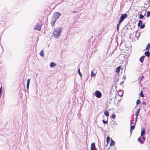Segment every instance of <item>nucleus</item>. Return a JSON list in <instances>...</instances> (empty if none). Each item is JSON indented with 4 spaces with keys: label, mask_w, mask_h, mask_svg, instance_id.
I'll use <instances>...</instances> for the list:
<instances>
[{
    "label": "nucleus",
    "mask_w": 150,
    "mask_h": 150,
    "mask_svg": "<svg viewBox=\"0 0 150 150\" xmlns=\"http://www.w3.org/2000/svg\"><path fill=\"white\" fill-rule=\"evenodd\" d=\"M134 124V122H132V121H130L131 125H132V124Z\"/></svg>",
    "instance_id": "37998d69"
},
{
    "label": "nucleus",
    "mask_w": 150,
    "mask_h": 150,
    "mask_svg": "<svg viewBox=\"0 0 150 150\" xmlns=\"http://www.w3.org/2000/svg\"><path fill=\"white\" fill-rule=\"evenodd\" d=\"M62 28H57L54 29L53 35L56 38H58L61 35L62 32Z\"/></svg>",
    "instance_id": "f257e3e1"
},
{
    "label": "nucleus",
    "mask_w": 150,
    "mask_h": 150,
    "mask_svg": "<svg viewBox=\"0 0 150 150\" xmlns=\"http://www.w3.org/2000/svg\"><path fill=\"white\" fill-rule=\"evenodd\" d=\"M150 48V43H148L146 47L145 50H149Z\"/></svg>",
    "instance_id": "4be33fe9"
},
{
    "label": "nucleus",
    "mask_w": 150,
    "mask_h": 150,
    "mask_svg": "<svg viewBox=\"0 0 150 150\" xmlns=\"http://www.w3.org/2000/svg\"><path fill=\"white\" fill-rule=\"evenodd\" d=\"M144 54L145 56H146V57H149L150 55V52L149 50L146 51L144 52Z\"/></svg>",
    "instance_id": "f8f14e48"
},
{
    "label": "nucleus",
    "mask_w": 150,
    "mask_h": 150,
    "mask_svg": "<svg viewBox=\"0 0 150 150\" xmlns=\"http://www.w3.org/2000/svg\"><path fill=\"white\" fill-rule=\"evenodd\" d=\"M104 114L108 118V117L109 116V114L108 111L107 110H106L105 111Z\"/></svg>",
    "instance_id": "a211bd4d"
},
{
    "label": "nucleus",
    "mask_w": 150,
    "mask_h": 150,
    "mask_svg": "<svg viewBox=\"0 0 150 150\" xmlns=\"http://www.w3.org/2000/svg\"><path fill=\"white\" fill-rule=\"evenodd\" d=\"M116 78V79L115 80L114 82L115 83H117L118 81H119V78H117H117Z\"/></svg>",
    "instance_id": "2f4dec72"
},
{
    "label": "nucleus",
    "mask_w": 150,
    "mask_h": 150,
    "mask_svg": "<svg viewBox=\"0 0 150 150\" xmlns=\"http://www.w3.org/2000/svg\"><path fill=\"white\" fill-rule=\"evenodd\" d=\"M144 76H142L139 79V81H142V80L143 78H144Z\"/></svg>",
    "instance_id": "e433bc0d"
},
{
    "label": "nucleus",
    "mask_w": 150,
    "mask_h": 150,
    "mask_svg": "<svg viewBox=\"0 0 150 150\" xmlns=\"http://www.w3.org/2000/svg\"><path fill=\"white\" fill-rule=\"evenodd\" d=\"M114 85H115V86H117V83H115Z\"/></svg>",
    "instance_id": "c03bdc74"
},
{
    "label": "nucleus",
    "mask_w": 150,
    "mask_h": 150,
    "mask_svg": "<svg viewBox=\"0 0 150 150\" xmlns=\"http://www.w3.org/2000/svg\"><path fill=\"white\" fill-rule=\"evenodd\" d=\"M117 86H115V88L116 89V88H117Z\"/></svg>",
    "instance_id": "603ef678"
},
{
    "label": "nucleus",
    "mask_w": 150,
    "mask_h": 150,
    "mask_svg": "<svg viewBox=\"0 0 150 150\" xmlns=\"http://www.w3.org/2000/svg\"><path fill=\"white\" fill-rule=\"evenodd\" d=\"M91 150H97L95 144L94 142L91 144Z\"/></svg>",
    "instance_id": "0eeeda50"
},
{
    "label": "nucleus",
    "mask_w": 150,
    "mask_h": 150,
    "mask_svg": "<svg viewBox=\"0 0 150 150\" xmlns=\"http://www.w3.org/2000/svg\"><path fill=\"white\" fill-rule=\"evenodd\" d=\"M140 96L143 97H144V95L143 94V92L142 91H141V93L139 94Z\"/></svg>",
    "instance_id": "c85d7f7f"
},
{
    "label": "nucleus",
    "mask_w": 150,
    "mask_h": 150,
    "mask_svg": "<svg viewBox=\"0 0 150 150\" xmlns=\"http://www.w3.org/2000/svg\"><path fill=\"white\" fill-rule=\"evenodd\" d=\"M68 136V133H67V132L65 134V136L66 137H67Z\"/></svg>",
    "instance_id": "58836bf2"
},
{
    "label": "nucleus",
    "mask_w": 150,
    "mask_h": 150,
    "mask_svg": "<svg viewBox=\"0 0 150 150\" xmlns=\"http://www.w3.org/2000/svg\"><path fill=\"white\" fill-rule=\"evenodd\" d=\"M30 81V79H27L26 86H27V88L28 90L29 89V86Z\"/></svg>",
    "instance_id": "1a4fd4ad"
},
{
    "label": "nucleus",
    "mask_w": 150,
    "mask_h": 150,
    "mask_svg": "<svg viewBox=\"0 0 150 150\" xmlns=\"http://www.w3.org/2000/svg\"><path fill=\"white\" fill-rule=\"evenodd\" d=\"M142 104L144 105H146V103L144 101H143V102H142Z\"/></svg>",
    "instance_id": "4c0bfd02"
},
{
    "label": "nucleus",
    "mask_w": 150,
    "mask_h": 150,
    "mask_svg": "<svg viewBox=\"0 0 150 150\" xmlns=\"http://www.w3.org/2000/svg\"><path fill=\"white\" fill-rule=\"evenodd\" d=\"M127 17V15L125 13L124 14H122L119 19V23H121Z\"/></svg>",
    "instance_id": "f03ea898"
},
{
    "label": "nucleus",
    "mask_w": 150,
    "mask_h": 150,
    "mask_svg": "<svg viewBox=\"0 0 150 150\" xmlns=\"http://www.w3.org/2000/svg\"><path fill=\"white\" fill-rule=\"evenodd\" d=\"M135 124H134V125H130V130H133L135 128Z\"/></svg>",
    "instance_id": "aec40b11"
},
{
    "label": "nucleus",
    "mask_w": 150,
    "mask_h": 150,
    "mask_svg": "<svg viewBox=\"0 0 150 150\" xmlns=\"http://www.w3.org/2000/svg\"><path fill=\"white\" fill-rule=\"evenodd\" d=\"M146 10H143L142 12V14L144 15V16H145L146 14Z\"/></svg>",
    "instance_id": "cd10ccee"
},
{
    "label": "nucleus",
    "mask_w": 150,
    "mask_h": 150,
    "mask_svg": "<svg viewBox=\"0 0 150 150\" xmlns=\"http://www.w3.org/2000/svg\"><path fill=\"white\" fill-rule=\"evenodd\" d=\"M145 133V129L144 128L142 129V130L141 133V136H142Z\"/></svg>",
    "instance_id": "4468645a"
},
{
    "label": "nucleus",
    "mask_w": 150,
    "mask_h": 150,
    "mask_svg": "<svg viewBox=\"0 0 150 150\" xmlns=\"http://www.w3.org/2000/svg\"><path fill=\"white\" fill-rule=\"evenodd\" d=\"M138 35H135V37L137 38V39H138L139 38V37L140 36V32L138 33Z\"/></svg>",
    "instance_id": "c9c22d12"
},
{
    "label": "nucleus",
    "mask_w": 150,
    "mask_h": 150,
    "mask_svg": "<svg viewBox=\"0 0 150 150\" xmlns=\"http://www.w3.org/2000/svg\"><path fill=\"white\" fill-rule=\"evenodd\" d=\"M102 122L104 124H106L108 123V118H107V120H103Z\"/></svg>",
    "instance_id": "393cba45"
},
{
    "label": "nucleus",
    "mask_w": 150,
    "mask_h": 150,
    "mask_svg": "<svg viewBox=\"0 0 150 150\" xmlns=\"http://www.w3.org/2000/svg\"><path fill=\"white\" fill-rule=\"evenodd\" d=\"M121 23H119V22L118 23L117 25V31H118L119 30V25Z\"/></svg>",
    "instance_id": "7c9ffc66"
},
{
    "label": "nucleus",
    "mask_w": 150,
    "mask_h": 150,
    "mask_svg": "<svg viewBox=\"0 0 150 150\" xmlns=\"http://www.w3.org/2000/svg\"><path fill=\"white\" fill-rule=\"evenodd\" d=\"M140 110V108H139L137 110V111L136 112L135 115H136V116L137 117H138V115L139 114Z\"/></svg>",
    "instance_id": "dca6fc26"
},
{
    "label": "nucleus",
    "mask_w": 150,
    "mask_h": 150,
    "mask_svg": "<svg viewBox=\"0 0 150 150\" xmlns=\"http://www.w3.org/2000/svg\"><path fill=\"white\" fill-rule=\"evenodd\" d=\"M111 117L114 119L115 118V114H114V113H113V114H112L111 115Z\"/></svg>",
    "instance_id": "72a5a7b5"
},
{
    "label": "nucleus",
    "mask_w": 150,
    "mask_h": 150,
    "mask_svg": "<svg viewBox=\"0 0 150 150\" xmlns=\"http://www.w3.org/2000/svg\"><path fill=\"white\" fill-rule=\"evenodd\" d=\"M132 130H130V133L131 134H132Z\"/></svg>",
    "instance_id": "de8ad7c7"
},
{
    "label": "nucleus",
    "mask_w": 150,
    "mask_h": 150,
    "mask_svg": "<svg viewBox=\"0 0 150 150\" xmlns=\"http://www.w3.org/2000/svg\"><path fill=\"white\" fill-rule=\"evenodd\" d=\"M57 20H55L54 21H52L51 23V25L52 27L54 25L55 23Z\"/></svg>",
    "instance_id": "b1692460"
},
{
    "label": "nucleus",
    "mask_w": 150,
    "mask_h": 150,
    "mask_svg": "<svg viewBox=\"0 0 150 150\" xmlns=\"http://www.w3.org/2000/svg\"><path fill=\"white\" fill-rule=\"evenodd\" d=\"M149 0H147L146 2V4H148L149 3Z\"/></svg>",
    "instance_id": "a19ab883"
},
{
    "label": "nucleus",
    "mask_w": 150,
    "mask_h": 150,
    "mask_svg": "<svg viewBox=\"0 0 150 150\" xmlns=\"http://www.w3.org/2000/svg\"><path fill=\"white\" fill-rule=\"evenodd\" d=\"M78 72L80 76L81 77V78L82 77V74L81 73L80 71V68H79L78 70Z\"/></svg>",
    "instance_id": "5701e85b"
},
{
    "label": "nucleus",
    "mask_w": 150,
    "mask_h": 150,
    "mask_svg": "<svg viewBox=\"0 0 150 150\" xmlns=\"http://www.w3.org/2000/svg\"><path fill=\"white\" fill-rule=\"evenodd\" d=\"M42 25V24L40 25L39 23H37L35 25V27L34 29L40 31Z\"/></svg>",
    "instance_id": "423d86ee"
},
{
    "label": "nucleus",
    "mask_w": 150,
    "mask_h": 150,
    "mask_svg": "<svg viewBox=\"0 0 150 150\" xmlns=\"http://www.w3.org/2000/svg\"><path fill=\"white\" fill-rule=\"evenodd\" d=\"M72 12L73 13H77V11H72Z\"/></svg>",
    "instance_id": "a18cd8bd"
},
{
    "label": "nucleus",
    "mask_w": 150,
    "mask_h": 150,
    "mask_svg": "<svg viewBox=\"0 0 150 150\" xmlns=\"http://www.w3.org/2000/svg\"><path fill=\"white\" fill-rule=\"evenodd\" d=\"M120 69V66H119L117 67V68L116 69V72H117V74H116V75L115 76V77L117 78L118 76H119V72Z\"/></svg>",
    "instance_id": "6e6552de"
},
{
    "label": "nucleus",
    "mask_w": 150,
    "mask_h": 150,
    "mask_svg": "<svg viewBox=\"0 0 150 150\" xmlns=\"http://www.w3.org/2000/svg\"><path fill=\"white\" fill-rule=\"evenodd\" d=\"M145 57V56L143 55L140 58L139 61L141 63H143L144 62Z\"/></svg>",
    "instance_id": "9b49d317"
},
{
    "label": "nucleus",
    "mask_w": 150,
    "mask_h": 150,
    "mask_svg": "<svg viewBox=\"0 0 150 150\" xmlns=\"http://www.w3.org/2000/svg\"><path fill=\"white\" fill-rule=\"evenodd\" d=\"M124 81H122V82H120V85H121L122 84H123V83H124Z\"/></svg>",
    "instance_id": "79ce46f5"
},
{
    "label": "nucleus",
    "mask_w": 150,
    "mask_h": 150,
    "mask_svg": "<svg viewBox=\"0 0 150 150\" xmlns=\"http://www.w3.org/2000/svg\"><path fill=\"white\" fill-rule=\"evenodd\" d=\"M3 92L2 87L1 86L0 88V93L2 94Z\"/></svg>",
    "instance_id": "f704fd0d"
},
{
    "label": "nucleus",
    "mask_w": 150,
    "mask_h": 150,
    "mask_svg": "<svg viewBox=\"0 0 150 150\" xmlns=\"http://www.w3.org/2000/svg\"><path fill=\"white\" fill-rule=\"evenodd\" d=\"M96 76V74H95L93 70L91 71V77H95Z\"/></svg>",
    "instance_id": "412c9836"
},
{
    "label": "nucleus",
    "mask_w": 150,
    "mask_h": 150,
    "mask_svg": "<svg viewBox=\"0 0 150 150\" xmlns=\"http://www.w3.org/2000/svg\"><path fill=\"white\" fill-rule=\"evenodd\" d=\"M137 117H137L136 116L135 119H137Z\"/></svg>",
    "instance_id": "864d4df0"
},
{
    "label": "nucleus",
    "mask_w": 150,
    "mask_h": 150,
    "mask_svg": "<svg viewBox=\"0 0 150 150\" xmlns=\"http://www.w3.org/2000/svg\"><path fill=\"white\" fill-rule=\"evenodd\" d=\"M138 141L139 142L142 144H144V142L142 140V138L141 137L138 138Z\"/></svg>",
    "instance_id": "f3484780"
},
{
    "label": "nucleus",
    "mask_w": 150,
    "mask_h": 150,
    "mask_svg": "<svg viewBox=\"0 0 150 150\" xmlns=\"http://www.w3.org/2000/svg\"><path fill=\"white\" fill-rule=\"evenodd\" d=\"M2 94L0 93V98L1 97Z\"/></svg>",
    "instance_id": "5fc2aeb1"
},
{
    "label": "nucleus",
    "mask_w": 150,
    "mask_h": 150,
    "mask_svg": "<svg viewBox=\"0 0 150 150\" xmlns=\"http://www.w3.org/2000/svg\"><path fill=\"white\" fill-rule=\"evenodd\" d=\"M142 139H143L144 140V139H145V138L144 137H142Z\"/></svg>",
    "instance_id": "09e8293b"
},
{
    "label": "nucleus",
    "mask_w": 150,
    "mask_h": 150,
    "mask_svg": "<svg viewBox=\"0 0 150 150\" xmlns=\"http://www.w3.org/2000/svg\"><path fill=\"white\" fill-rule=\"evenodd\" d=\"M1 62H0V67H1Z\"/></svg>",
    "instance_id": "3c124183"
},
{
    "label": "nucleus",
    "mask_w": 150,
    "mask_h": 150,
    "mask_svg": "<svg viewBox=\"0 0 150 150\" xmlns=\"http://www.w3.org/2000/svg\"><path fill=\"white\" fill-rule=\"evenodd\" d=\"M122 43H123V42H122V41H121V43H120V45H121V44H122Z\"/></svg>",
    "instance_id": "6e6d98bb"
},
{
    "label": "nucleus",
    "mask_w": 150,
    "mask_h": 150,
    "mask_svg": "<svg viewBox=\"0 0 150 150\" xmlns=\"http://www.w3.org/2000/svg\"><path fill=\"white\" fill-rule=\"evenodd\" d=\"M144 16L143 15V14H140L139 15V19H142L144 18Z\"/></svg>",
    "instance_id": "6ab92c4d"
},
{
    "label": "nucleus",
    "mask_w": 150,
    "mask_h": 150,
    "mask_svg": "<svg viewBox=\"0 0 150 150\" xmlns=\"http://www.w3.org/2000/svg\"><path fill=\"white\" fill-rule=\"evenodd\" d=\"M137 33H138V31H136V32H135L136 34H137Z\"/></svg>",
    "instance_id": "49530a36"
},
{
    "label": "nucleus",
    "mask_w": 150,
    "mask_h": 150,
    "mask_svg": "<svg viewBox=\"0 0 150 150\" xmlns=\"http://www.w3.org/2000/svg\"><path fill=\"white\" fill-rule=\"evenodd\" d=\"M137 121V119H135V124L136 122Z\"/></svg>",
    "instance_id": "8fccbe9b"
},
{
    "label": "nucleus",
    "mask_w": 150,
    "mask_h": 150,
    "mask_svg": "<svg viewBox=\"0 0 150 150\" xmlns=\"http://www.w3.org/2000/svg\"><path fill=\"white\" fill-rule=\"evenodd\" d=\"M110 139V138L108 136L107 137L106 142H107V144H108V143H109Z\"/></svg>",
    "instance_id": "a878e982"
},
{
    "label": "nucleus",
    "mask_w": 150,
    "mask_h": 150,
    "mask_svg": "<svg viewBox=\"0 0 150 150\" xmlns=\"http://www.w3.org/2000/svg\"><path fill=\"white\" fill-rule=\"evenodd\" d=\"M150 16V11H148L147 13V17H149Z\"/></svg>",
    "instance_id": "473e14b6"
},
{
    "label": "nucleus",
    "mask_w": 150,
    "mask_h": 150,
    "mask_svg": "<svg viewBox=\"0 0 150 150\" xmlns=\"http://www.w3.org/2000/svg\"><path fill=\"white\" fill-rule=\"evenodd\" d=\"M115 142L112 139H111V142L110 146H113L115 144Z\"/></svg>",
    "instance_id": "2eb2a0df"
},
{
    "label": "nucleus",
    "mask_w": 150,
    "mask_h": 150,
    "mask_svg": "<svg viewBox=\"0 0 150 150\" xmlns=\"http://www.w3.org/2000/svg\"><path fill=\"white\" fill-rule=\"evenodd\" d=\"M56 65V64L53 62H51L50 64V66L51 68H53Z\"/></svg>",
    "instance_id": "ddd939ff"
},
{
    "label": "nucleus",
    "mask_w": 150,
    "mask_h": 150,
    "mask_svg": "<svg viewBox=\"0 0 150 150\" xmlns=\"http://www.w3.org/2000/svg\"><path fill=\"white\" fill-rule=\"evenodd\" d=\"M40 55L41 57H43L44 55V52H43L42 50H41L40 53Z\"/></svg>",
    "instance_id": "c756f323"
},
{
    "label": "nucleus",
    "mask_w": 150,
    "mask_h": 150,
    "mask_svg": "<svg viewBox=\"0 0 150 150\" xmlns=\"http://www.w3.org/2000/svg\"><path fill=\"white\" fill-rule=\"evenodd\" d=\"M124 91L122 90H120L118 92V95L120 96H122L123 95Z\"/></svg>",
    "instance_id": "9d476101"
},
{
    "label": "nucleus",
    "mask_w": 150,
    "mask_h": 150,
    "mask_svg": "<svg viewBox=\"0 0 150 150\" xmlns=\"http://www.w3.org/2000/svg\"><path fill=\"white\" fill-rule=\"evenodd\" d=\"M94 95L98 98H100L102 96L101 92L98 90H96L95 91L94 93Z\"/></svg>",
    "instance_id": "20e7f679"
},
{
    "label": "nucleus",
    "mask_w": 150,
    "mask_h": 150,
    "mask_svg": "<svg viewBox=\"0 0 150 150\" xmlns=\"http://www.w3.org/2000/svg\"><path fill=\"white\" fill-rule=\"evenodd\" d=\"M61 14L58 12H55L53 15V18L55 20H57L59 17L61 16Z\"/></svg>",
    "instance_id": "7ed1b4c3"
},
{
    "label": "nucleus",
    "mask_w": 150,
    "mask_h": 150,
    "mask_svg": "<svg viewBox=\"0 0 150 150\" xmlns=\"http://www.w3.org/2000/svg\"><path fill=\"white\" fill-rule=\"evenodd\" d=\"M126 78L125 76H124L123 77V78H122L123 79L125 80L126 79Z\"/></svg>",
    "instance_id": "ea45409f"
},
{
    "label": "nucleus",
    "mask_w": 150,
    "mask_h": 150,
    "mask_svg": "<svg viewBox=\"0 0 150 150\" xmlns=\"http://www.w3.org/2000/svg\"><path fill=\"white\" fill-rule=\"evenodd\" d=\"M141 100H140V99H138L137 100V101H136L137 105H138L139 104H140V103H141Z\"/></svg>",
    "instance_id": "bb28decb"
},
{
    "label": "nucleus",
    "mask_w": 150,
    "mask_h": 150,
    "mask_svg": "<svg viewBox=\"0 0 150 150\" xmlns=\"http://www.w3.org/2000/svg\"><path fill=\"white\" fill-rule=\"evenodd\" d=\"M138 26L140 27L141 29H143L145 27V25L144 24H143L142 21L141 20L139 21V23H138Z\"/></svg>",
    "instance_id": "39448f33"
}]
</instances>
